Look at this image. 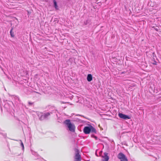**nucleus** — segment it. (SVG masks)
<instances>
[{
	"mask_svg": "<svg viewBox=\"0 0 161 161\" xmlns=\"http://www.w3.org/2000/svg\"><path fill=\"white\" fill-rule=\"evenodd\" d=\"M83 132L86 134H89L90 132L96 133V130L95 128L91 125L85 126L83 129Z\"/></svg>",
	"mask_w": 161,
	"mask_h": 161,
	"instance_id": "obj_1",
	"label": "nucleus"
},
{
	"mask_svg": "<svg viewBox=\"0 0 161 161\" xmlns=\"http://www.w3.org/2000/svg\"><path fill=\"white\" fill-rule=\"evenodd\" d=\"M153 28H154V29L157 31H158V29L157 28H155L154 27H153Z\"/></svg>",
	"mask_w": 161,
	"mask_h": 161,
	"instance_id": "obj_12",
	"label": "nucleus"
},
{
	"mask_svg": "<svg viewBox=\"0 0 161 161\" xmlns=\"http://www.w3.org/2000/svg\"><path fill=\"white\" fill-rule=\"evenodd\" d=\"M75 152V161H81V155L79 153V150L76 148L74 149Z\"/></svg>",
	"mask_w": 161,
	"mask_h": 161,
	"instance_id": "obj_3",
	"label": "nucleus"
},
{
	"mask_svg": "<svg viewBox=\"0 0 161 161\" xmlns=\"http://www.w3.org/2000/svg\"><path fill=\"white\" fill-rule=\"evenodd\" d=\"M13 29H12L10 31V33L11 36L12 37H14V33L12 32Z\"/></svg>",
	"mask_w": 161,
	"mask_h": 161,
	"instance_id": "obj_10",
	"label": "nucleus"
},
{
	"mask_svg": "<svg viewBox=\"0 0 161 161\" xmlns=\"http://www.w3.org/2000/svg\"><path fill=\"white\" fill-rule=\"evenodd\" d=\"M54 6L56 10H58V6L57 5V2H56V1H54Z\"/></svg>",
	"mask_w": 161,
	"mask_h": 161,
	"instance_id": "obj_8",
	"label": "nucleus"
},
{
	"mask_svg": "<svg viewBox=\"0 0 161 161\" xmlns=\"http://www.w3.org/2000/svg\"><path fill=\"white\" fill-rule=\"evenodd\" d=\"M151 63L153 65H156L157 64L155 60H152V61L151 62Z\"/></svg>",
	"mask_w": 161,
	"mask_h": 161,
	"instance_id": "obj_11",
	"label": "nucleus"
},
{
	"mask_svg": "<svg viewBox=\"0 0 161 161\" xmlns=\"http://www.w3.org/2000/svg\"><path fill=\"white\" fill-rule=\"evenodd\" d=\"M21 145L23 146V147H24V146L22 142L21 143Z\"/></svg>",
	"mask_w": 161,
	"mask_h": 161,
	"instance_id": "obj_13",
	"label": "nucleus"
},
{
	"mask_svg": "<svg viewBox=\"0 0 161 161\" xmlns=\"http://www.w3.org/2000/svg\"><path fill=\"white\" fill-rule=\"evenodd\" d=\"M108 153H104V156L103 157V159L102 161H108L109 160V158L108 155Z\"/></svg>",
	"mask_w": 161,
	"mask_h": 161,
	"instance_id": "obj_6",
	"label": "nucleus"
},
{
	"mask_svg": "<svg viewBox=\"0 0 161 161\" xmlns=\"http://www.w3.org/2000/svg\"><path fill=\"white\" fill-rule=\"evenodd\" d=\"M118 158L120 161H128V159L122 153H120L118 154Z\"/></svg>",
	"mask_w": 161,
	"mask_h": 161,
	"instance_id": "obj_4",
	"label": "nucleus"
},
{
	"mask_svg": "<svg viewBox=\"0 0 161 161\" xmlns=\"http://www.w3.org/2000/svg\"><path fill=\"white\" fill-rule=\"evenodd\" d=\"M87 79L88 81L90 82L92 80V77L91 74H89L88 75Z\"/></svg>",
	"mask_w": 161,
	"mask_h": 161,
	"instance_id": "obj_7",
	"label": "nucleus"
},
{
	"mask_svg": "<svg viewBox=\"0 0 161 161\" xmlns=\"http://www.w3.org/2000/svg\"><path fill=\"white\" fill-rule=\"evenodd\" d=\"M50 114L49 113H46L45 114L43 115V116L45 118H46L48 116H49L50 115Z\"/></svg>",
	"mask_w": 161,
	"mask_h": 161,
	"instance_id": "obj_9",
	"label": "nucleus"
},
{
	"mask_svg": "<svg viewBox=\"0 0 161 161\" xmlns=\"http://www.w3.org/2000/svg\"><path fill=\"white\" fill-rule=\"evenodd\" d=\"M64 123L67 125L69 130L71 131L74 132L75 131V125L72 124L69 119H67L65 120L64 122Z\"/></svg>",
	"mask_w": 161,
	"mask_h": 161,
	"instance_id": "obj_2",
	"label": "nucleus"
},
{
	"mask_svg": "<svg viewBox=\"0 0 161 161\" xmlns=\"http://www.w3.org/2000/svg\"><path fill=\"white\" fill-rule=\"evenodd\" d=\"M118 115L120 118L124 119H130V117L129 116L124 114L122 113H119L118 114Z\"/></svg>",
	"mask_w": 161,
	"mask_h": 161,
	"instance_id": "obj_5",
	"label": "nucleus"
}]
</instances>
